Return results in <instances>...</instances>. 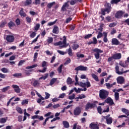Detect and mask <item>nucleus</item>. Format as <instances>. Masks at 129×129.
<instances>
[{
  "label": "nucleus",
  "mask_w": 129,
  "mask_h": 129,
  "mask_svg": "<svg viewBox=\"0 0 129 129\" xmlns=\"http://www.w3.org/2000/svg\"><path fill=\"white\" fill-rule=\"evenodd\" d=\"M104 7L106 8L102 9L101 11V15H102L103 16H105L106 12L107 13V14H109L111 12V4L108 3H106L104 5Z\"/></svg>",
  "instance_id": "obj_1"
},
{
  "label": "nucleus",
  "mask_w": 129,
  "mask_h": 129,
  "mask_svg": "<svg viewBox=\"0 0 129 129\" xmlns=\"http://www.w3.org/2000/svg\"><path fill=\"white\" fill-rule=\"evenodd\" d=\"M109 92L106 90L102 89L99 91V97L101 99L104 100L108 97Z\"/></svg>",
  "instance_id": "obj_2"
},
{
  "label": "nucleus",
  "mask_w": 129,
  "mask_h": 129,
  "mask_svg": "<svg viewBox=\"0 0 129 129\" xmlns=\"http://www.w3.org/2000/svg\"><path fill=\"white\" fill-rule=\"evenodd\" d=\"M92 51H93L95 53L94 55L96 60H98V59H99V57L100 56V53H103V50L99 49V48H97L93 49Z\"/></svg>",
  "instance_id": "obj_3"
},
{
  "label": "nucleus",
  "mask_w": 129,
  "mask_h": 129,
  "mask_svg": "<svg viewBox=\"0 0 129 129\" xmlns=\"http://www.w3.org/2000/svg\"><path fill=\"white\" fill-rule=\"evenodd\" d=\"M115 73L116 74H118V75H122L123 73H127V72H129V70H126L124 72L123 71V69H121V71H119V66H116L115 68Z\"/></svg>",
  "instance_id": "obj_4"
},
{
  "label": "nucleus",
  "mask_w": 129,
  "mask_h": 129,
  "mask_svg": "<svg viewBox=\"0 0 129 129\" xmlns=\"http://www.w3.org/2000/svg\"><path fill=\"white\" fill-rule=\"evenodd\" d=\"M79 85L81 87H87V88H89V87H91V84H90V82L88 81V79H87V82L86 83L80 82Z\"/></svg>",
  "instance_id": "obj_5"
},
{
  "label": "nucleus",
  "mask_w": 129,
  "mask_h": 129,
  "mask_svg": "<svg viewBox=\"0 0 129 129\" xmlns=\"http://www.w3.org/2000/svg\"><path fill=\"white\" fill-rule=\"evenodd\" d=\"M81 111H82V108L81 107H76L74 110V114L76 116H78V115H80L81 114Z\"/></svg>",
  "instance_id": "obj_6"
},
{
  "label": "nucleus",
  "mask_w": 129,
  "mask_h": 129,
  "mask_svg": "<svg viewBox=\"0 0 129 129\" xmlns=\"http://www.w3.org/2000/svg\"><path fill=\"white\" fill-rule=\"evenodd\" d=\"M97 111L100 114H102L103 112H109V107L107 106L106 109H104L102 111L101 106H99L97 108Z\"/></svg>",
  "instance_id": "obj_7"
},
{
  "label": "nucleus",
  "mask_w": 129,
  "mask_h": 129,
  "mask_svg": "<svg viewBox=\"0 0 129 129\" xmlns=\"http://www.w3.org/2000/svg\"><path fill=\"white\" fill-rule=\"evenodd\" d=\"M6 40L8 43H13L15 41V37L13 35H7Z\"/></svg>",
  "instance_id": "obj_8"
},
{
  "label": "nucleus",
  "mask_w": 129,
  "mask_h": 129,
  "mask_svg": "<svg viewBox=\"0 0 129 129\" xmlns=\"http://www.w3.org/2000/svg\"><path fill=\"white\" fill-rule=\"evenodd\" d=\"M75 71H86L87 67L83 66H79L75 69Z\"/></svg>",
  "instance_id": "obj_9"
},
{
  "label": "nucleus",
  "mask_w": 129,
  "mask_h": 129,
  "mask_svg": "<svg viewBox=\"0 0 129 129\" xmlns=\"http://www.w3.org/2000/svg\"><path fill=\"white\" fill-rule=\"evenodd\" d=\"M116 81L118 84H123V83H124L125 80L123 77L119 76L117 78Z\"/></svg>",
  "instance_id": "obj_10"
},
{
  "label": "nucleus",
  "mask_w": 129,
  "mask_h": 129,
  "mask_svg": "<svg viewBox=\"0 0 129 129\" xmlns=\"http://www.w3.org/2000/svg\"><path fill=\"white\" fill-rule=\"evenodd\" d=\"M94 107H95V104L88 102L85 106V110H88L90 108H94Z\"/></svg>",
  "instance_id": "obj_11"
},
{
  "label": "nucleus",
  "mask_w": 129,
  "mask_h": 129,
  "mask_svg": "<svg viewBox=\"0 0 129 129\" xmlns=\"http://www.w3.org/2000/svg\"><path fill=\"white\" fill-rule=\"evenodd\" d=\"M105 102L109 104L111 106L114 105V102H113V100L111 99L110 97H108L107 99L105 100Z\"/></svg>",
  "instance_id": "obj_12"
},
{
  "label": "nucleus",
  "mask_w": 129,
  "mask_h": 129,
  "mask_svg": "<svg viewBox=\"0 0 129 129\" xmlns=\"http://www.w3.org/2000/svg\"><path fill=\"white\" fill-rule=\"evenodd\" d=\"M111 44L114 45L115 46H117L120 45V42L116 38H112L111 40Z\"/></svg>",
  "instance_id": "obj_13"
},
{
  "label": "nucleus",
  "mask_w": 129,
  "mask_h": 129,
  "mask_svg": "<svg viewBox=\"0 0 129 129\" xmlns=\"http://www.w3.org/2000/svg\"><path fill=\"white\" fill-rule=\"evenodd\" d=\"M123 15V12H122V11H119L115 14V17L116 18V19H120V18L122 17Z\"/></svg>",
  "instance_id": "obj_14"
},
{
  "label": "nucleus",
  "mask_w": 129,
  "mask_h": 129,
  "mask_svg": "<svg viewBox=\"0 0 129 129\" xmlns=\"http://www.w3.org/2000/svg\"><path fill=\"white\" fill-rule=\"evenodd\" d=\"M113 58L115 60H119V59H121V53H117L114 54L113 55Z\"/></svg>",
  "instance_id": "obj_15"
},
{
  "label": "nucleus",
  "mask_w": 129,
  "mask_h": 129,
  "mask_svg": "<svg viewBox=\"0 0 129 129\" xmlns=\"http://www.w3.org/2000/svg\"><path fill=\"white\" fill-rule=\"evenodd\" d=\"M89 127L91 129H99V126L96 123H91L89 125Z\"/></svg>",
  "instance_id": "obj_16"
},
{
  "label": "nucleus",
  "mask_w": 129,
  "mask_h": 129,
  "mask_svg": "<svg viewBox=\"0 0 129 129\" xmlns=\"http://www.w3.org/2000/svg\"><path fill=\"white\" fill-rule=\"evenodd\" d=\"M66 8H69V4H68V3L66 2L61 7V11H62V12H66V11H67V9H66Z\"/></svg>",
  "instance_id": "obj_17"
},
{
  "label": "nucleus",
  "mask_w": 129,
  "mask_h": 129,
  "mask_svg": "<svg viewBox=\"0 0 129 129\" xmlns=\"http://www.w3.org/2000/svg\"><path fill=\"white\" fill-rule=\"evenodd\" d=\"M12 87L14 89V91L16 93H20V92H21L19 86L17 85H12Z\"/></svg>",
  "instance_id": "obj_18"
},
{
  "label": "nucleus",
  "mask_w": 129,
  "mask_h": 129,
  "mask_svg": "<svg viewBox=\"0 0 129 129\" xmlns=\"http://www.w3.org/2000/svg\"><path fill=\"white\" fill-rule=\"evenodd\" d=\"M119 65H120L121 67H123V68H127L128 67V63H125V61L123 62L121 60L119 61Z\"/></svg>",
  "instance_id": "obj_19"
},
{
  "label": "nucleus",
  "mask_w": 129,
  "mask_h": 129,
  "mask_svg": "<svg viewBox=\"0 0 129 129\" xmlns=\"http://www.w3.org/2000/svg\"><path fill=\"white\" fill-rule=\"evenodd\" d=\"M52 33L53 34H59V28L57 25H54L52 30Z\"/></svg>",
  "instance_id": "obj_20"
},
{
  "label": "nucleus",
  "mask_w": 129,
  "mask_h": 129,
  "mask_svg": "<svg viewBox=\"0 0 129 129\" xmlns=\"http://www.w3.org/2000/svg\"><path fill=\"white\" fill-rule=\"evenodd\" d=\"M63 41L62 44H63L62 47H67V38L66 36H63Z\"/></svg>",
  "instance_id": "obj_21"
},
{
  "label": "nucleus",
  "mask_w": 129,
  "mask_h": 129,
  "mask_svg": "<svg viewBox=\"0 0 129 129\" xmlns=\"http://www.w3.org/2000/svg\"><path fill=\"white\" fill-rule=\"evenodd\" d=\"M62 124L63 125V126L65 127V128H68L70 126L69 122L67 121H63Z\"/></svg>",
  "instance_id": "obj_22"
},
{
  "label": "nucleus",
  "mask_w": 129,
  "mask_h": 129,
  "mask_svg": "<svg viewBox=\"0 0 129 129\" xmlns=\"http://www.w3.org/2000/svg\"><path fill=\"white\" fill-rule=\"evenodd\" d=\"M104 38L103 41L104 43H107L108 42V39H107V33L106 32H103Z\"/></svg>",
  "instance_id": "obj_23"
},
{
  "label": "nucleus",
  "mask_w": 129,
  "mask_h": 129,
  "mask_svg": "<svg viewBox=\"0 0 129 129\" xmlns=\"http://www.w3.org/2000/svg\"><path fill=\"white\" fill-rule=\"evenodd\" d=\"M19 15L21 17H27V14L24 12V9L22 8L21 10L19 12Z\"/></svg>",
  "instance_id": "obj_24"
},
{
  "label": "nucleus",
  "mask_w": 129,
  "mask_h": 129,
  "mask_svg": "<svg viewBox=\"0 0 129 129\" xmlns=\"http://www.w3.org/2000/svg\"><path fill=\"white\" fill-rule=\"evenodd\" d=\"M106 121L107 123V124H111L112 123V118L111 117H109L108 118H106Z\"/></svg>",
  "instance_id": "obj_25"
},
{
  "label": "nucleus",
  "mask_w": 129,
  "mask_h": 129,
  "mask_svg": "<svg viewBox=\"0 0 129 129\" xmlns=\"http://www.w3.org/2000/svg\"><path fill=\"white\" fill-rule=\"evenodd\" d=\"M15 26H16V24L12 21H11L8 23V27L10 29L13 28V27H15Z\"/></svg>",
  "instance_id": "obj_26"
},
{
  "label": "nucleus",
  "mask_w": 129,
  "mask_h": 129,
  "mask_svg": "<svg viewBox=\"0 0 129 129\" xmlns=\"http://www.w3.org/2000/svg\"><path fill=\"white\" fill-rule=\"evenodd\" d=\"M91 76L95 81L98 82L99 81V79H98V77L95 75V74H92Z\"/></svg>",
  "instance_id": "obj_27"
},
{
  "label": "nucleus",
  "mask_w": 129,
  "mask_h": 129,
  "mask_svg": "<svg viewBox=\"0 0 129 129\" xmlns=\"http://www.w3.org/2000/svg\"><path fill=\"white\" fill-rule=\"evenodd\" d=\"M32 4V0H26L24 2L25 7H27V6H30V5Z\"/></svg>",
  "instance_id": "obj_28"
},
{
  "label": "nucleus",
  "mask_w": 129,
  "mask_h": 129,
  "mask_svg": "<svg viewBox=\"0 0 129 129\" xmlns=\"http://www.w3.org/2000/svg\"><path fill=\"white\" fill-rule=\"evenodd\" d=\"M55 4H56V2H53L52 3H48L47 5V7L48 9H51L52 6H54V5H55Z\"/></svg>",
  "instance_id": "obj_29"
},
{
  "label": "nucleus",
  "mask_w": 129,
  "mask_h": 129,
  "mask_svg": "<svg viewBox=\"0 0 129 129\" xmlns=\"http://www.w3.org/2000/svg\"><path fill=\"white\" fill-rule=\"evenodd\" d=\"M121 0H111L110 2V4L111 5H117L118 3L120 2Z\"/></svg>",
  "instance_id": "obj_30"
},
{
  "label": "nucleus",
  "mask_w": 129,
  "mask_h": 129,
  "mask_svg": "<svg viewBox=\"0 0 129 129\" xmlns=\"http://www.w3.org/2000/svg\"><path fill=\"white\" fill-rule=\"evenodd\" d=\"M44 76H42L40 78H39V80H41L42 79H43V80H46V79H47V78H48V76H49V74H45Z\"/></svg>",
  "instance_id": "obj_31"
},
{
  "label": "nucleus",
  "mask_w": 129,
  "mask_h": 129,
  "mask_svg": "<svg viewBox=\"0 0 129 129\" xmlns=\"http://www.w3.org/2000/svg\"><path fill=\"white\" fill-rule=\"evenodd\" d=\"M67 84L68 85H70L73 83V81H72V79L70 77H69L67 80Z\"/></svg>",
  "instance_id": "obj_32"
},
{
  "label": "nucleus",
  "mask_w": 129,
  "mask_h": 129,
  "mask_svg": "<svg viewBox=\"0 0 129 129\" xmlns=\"http://www.w3.org/2000/svg\"><path fill=\"white\" fill-rule=\"evenodd\" d=\"M115 100L117 101L119 99V93L118 92H115L114 93Z\"/></svg>",
  "instance_id": "obj_33"
},
{
  "label": "nucleus",
  "mask_w": 129,
  "mask_h": 129,
  "mask_svg": "<svg viewBox=\"0 0 129 129\" xmlns=\"http://www.w3.org/2000/svg\"><path fill=\"white\" fill-rule=\"evenodd\" d=\"M121 110H122V112H123V113H125L126 115H127V116H128V115H129L128 110H127L125 108H122Z\"/></svg>",
  "instance_id": "obj_34"
},
{
  "label": "nucleus",
  "mask_w": 129,
  "mask_h": 129,
  "mask_svg": "<svg viewBox=\"0 0 129 129\" xmlns=\"http://www.w3.org/2000/svg\"><path fill=\"white\" fill-rule=\"evenodd\" d=\"M56 80H57V79H56V78H52L50 80V82L49 83V85H50V86H52V85H53L54 84V83H55L56 82Z\"/></svg>",
  "instance_id": "obj_35"
},
{
  "label": "nucleus",
  "mask_w": 129,
  "mask_h": 129,
  "mask_svg": "<svg viewBox=\"0 0 129 129\" xmlns=\"http://www.w3.org/2000/svg\"><path fill=\"white\" fill-rule=\"evenodd\" d=\"M38 85H40V83H39V81L35 80L33 83V86L34 87H37Z\"/></svg>",
  "instance_id": "obj_36"
},
{
  "label": "nucleus",
  "mask_w": 129,
  "mask_h": 129,
  "mask_svg": "<svg viewBox=\"0 0 129 129\" xmlns=\"http://www.w3.org/2000/svg\"><path fill=\"white\" fill-rule=\"evenodd\" d=\"M38 67V64H33L31 66H28L26 68V69H32V68H36V67Z\"/></svg>",
  "instance_id": "obj_37"
},
{
  "label": "nucleus",
  "mask_w": 129,
  "mask_h": 129,
  "mask_svg": "<svg viewBox=\"0 0 129 129\" xmlns=\"http://www.w3.org/2000/svg\"><path fill=\"white\" fill-rule=\"evenodd\" d=\"M63 68V64H61L58 68H57V72L59 74L62 73V68Z\"/></svg>",
  "instance_id": "obj_38"
},
{
  "label": "nucleus",
  "mask_w": 129,
  "mask_h": 129,
  "mask_svg": "<svg viewBox=\"0 0 129 129\" xmlns=\"http://www.w3.org/2000/svg\"><path fill=\"white\" fill-rule=\"evenodd\" d=\"M10 88H11V87H10L9 86H7L5 88H3L2 89V92H6V91H8V90H9V89H10Z\"/></svg>",
  "instance_id": "obj_39"
},
{
  "label": "nucleus",
  "mask_w": 129,
  "mask_h": 129,
  "mask_svg": "<svg viewBox=\"0 0 129 129\" xmlns=\"http://www.w3.org/2000/svg\"><path fill=\"white\" fill-rule=\"evenodd\" d=\"M6 24H7V21H2L0 24V28H4V27L6 26Z\"/></svg>",
  "instance_id": "obj_40"
},
{
  "label": "nucleus",
  "mask_w": 129,
  "mask_h": 129,
  "mask_svg": "<svg viewBox=\"0 0 129 129\" xmlns=\"http://www.w3.org/2000/svg\"><path fill=\"white\" fill-rule=\"evenodd\" d=\"M68 54L69 56H71V57L73 56V53H72V49H71V47H70L68 49Z\"/></svg>",
  "instance_id": "obj_41"
},
{
  "label": "nucleus",
  "mask_w": 129,
  "mask_h": 129,
  "mask_svg": "<svg viewBox=\"0 0 129 129\" xmlns=\"http://www.w3.org/2000/svg\"><path fill=\"white\" fill-rule=\"evenodd\" d=\"M8 119L5 118H2L0 119V123H6Z\"/></svg>",
  "instance_id": "obj_42"
},
{
  "label": "nucleus",
  "mask_w": 129,
  "mask_h": 129,
  "mask_svg": "<svg viewBox=\"0 0 129 129\" xmlns=\"http://www.w3.org/2000/svg\"><path fill=\"white\" fill-rule=\"evenodd\" d=\"M47 42L48 44L53 43V37H48V39H47Z\"/></svg>",
  "instance_id": "obj_43"
},
{
  "label": "nucleus",
  "mask_w": 129,
  "mask_h": 129,
  "mask_svg": "<svg viewBox=\"0 0 129 129\" xmlns=\"http://www.w3.org/2000/svg\"><path fill=\"white\" fill-rule=\"evenodd\" d=\"M34 29L35 31H38L39 29H40V24L38 23L34 26Z\"/></svg>",
  "instance_id": "obj_44"
},
{
  "label": "nucleus",
  "mask_w": 129,
  "mask_h": 129,
  "mask_svg": "<svg viewBox=\"0 0 129 129\" xmlns=\"http://www.w3.org/2000/svg\"><path fill=\"white\" fill-rule=\"evenodd\" d=\"M79 47V45H78L77 44H74L72 46V48H73V50H77V49H78Z\"/></svg>",
  "instance_id": "obj_45"
},
{
  "label": "nucleus",
  "mask_w": 129,
  "mask_h": 129,
  "mask_svg": "<svg viewBox=\"0 0 129 129\" xmlns=\"http://www.w3.org/2000/svg\"><path fill=\"white\" fill-rule=\"evenodd\" d=\"M76 4H77V0H71L70 1V5L71 6H74Z\"/></svg>",
  "instance_id": "obj_46"
},
{
  "label": "nucleus",
  "mask_w": 129,
  "mask_h": 129,
  "mask_svg": "<svg viewBox=\"0 0 129 129\" xmlns=\"http://www.w3.org/2000/svg\"><path fill=\"white\" fill-rule=\"evenodd\" d=\"M1 71L3 72V73H8V72H9V70H8L6 68H3L1 69Z\"/></svg>",
  "instance_id": "obj_47"
},
{
  "label": "nucleus",
  "mask_w": 129,
  "mask_h": 129,
  "mask_svg": "<svg viewBox=\"0 0 129 129\" xmlns=\"http://www.w3.org/2000/svg\"><path fill=\"white\" fill-rule=\"evenodd\" d=\"M33 70H29V71L25 70L24 73L27 75V76H29L31 73L30 72H32Z\"/></svg>",
  "instance_id": "obj_48"
},
{
  "label": "nucleus",
  "mask_w": 129,
  "mask_h": 129,
  "mask_svg": "<svg viewBox=\"0 0 129 129\" xmlns=\"http://www.w3.org/2000/svg\"><path fill=\"white\" fill-rule=\"evenodd\" d=\"M38 52H35L34 53V59H33V61L34 62H35V61H36V60H37V58H38Z\"/></svg>",
  "instance_id": "obj_49"
},
{
  "label": "nucleus",
  "mask_w": 129,
  "mask_h": 129,
  "mask_svg": "<svg viewBox=\"0 0 129 129\" xmlns=\"http://www.w3.org/2000/svg\"><path fill=\"white\" fill-rule=\"evenodd\" d=\"M14 77H21L22 76V73H15L13 74Z\"/></svg>",
  "instance_id": "obj_50"
},
{
  "label": "nucleus",
  "mask_w": 129,
  "mask_h": 129,
  "mask_svg": "<svg viewBox=\"0 0 129 129\" xmlns=\"http://www.w3.org/2000/svg\"><path fill=\"white\" fill-rule=\"evenodd\" d=\"M16 110L19 113H20V114H22V113H23V110H22V108H21L20 107L17 108Z\"/></svg>",
  "instance_id": "obj_51"
},
{
  "label": "nucleus",
  "mask_w": 129,
  "mask_h": 129,
  "mask_svg": "<svg viewBox=\"0 0 129 129\" xmlns=\"http://www.w3.org/2000/svg\"><path fill=\"white\" fill-rule=\"evenodd\" d=\"M15 23L17 26H19V25H21V20H20L19 18H17L15 21Z\"/></svg>",
  "instance_id": "obj_52"
},
{
  "label": "nucleus",
  "mask_w": 129,
  "mask_h": 129,
  "mask_svg": "<svg viewBox=\"0 0 129 129\" xmlns=\"http://www.w3.org/2000/svg\"><path fill=\"white\" fill-rule=\"evenodd\" d=\"M75 98V94H73L72 95L69 96V99L72 100Z\"/></svg>",
  "instance_id": "obj_53"
},
{
  "label": "nucleus",
  "mask_w": 129,
  "mask_h": 129,
  "mask_svg": "<svg viewBox=\"0 0 129 129\" xmlns=\"http://www.w3.org/2000/svg\"><path fill=\"white\" fill-rule=\"evenodd\" d=\"M103 36V34L101 32H99L98 34V35L97 36V39H100Z\"/></svg>",
  "instance_id": "obj_54"
},
{
  "label": "nucleus",
  "mask_w": 129,
  "mask_h": 129,
  "mask_svg": "<svg viewBox=\"0 0 129 129\" xmlns=\"http://www.w3.org/2000/svg\"><path fill=\"white\" fill-rule=\"evenodd\" d=\"M56 22H57V19H56L53 22H51L48 23V26H53V25H55L56 24Z\"/></svg>",
  "instance_id": "obj_55"
},
{
  "label": "nucleus",
  "mask_w": 129,
  "mask_h": 129,
  "mask_svg": "<svg viewBox=\"0 0 129 129\" xmlns=\"http://www.w3.org/2000/svg\"><path fill=\"white\" fill-rule=\"evenodd\" d=\"M77 57H78V58H84V54L77 53Z\"/></svg>",
  "instance_id": "obj_56"
},
{
  "label": "nucleus",
  "mask_w": 129,
  "mask_h": 129,
  "mask_svg": "<svg viewBox=\"0 0 129 129\" xmlns=\"http://www.w3.org/2000/svg\"><path fill=\"white\" fill-rule=\"evenodd\" d=\"M92 37V34H88L84 36L85 39H89V38H91Z\"/></svg>",
  "instance_id": "obj_57"
},
{
  "label": "nucleus",
  "mask_w": 129,
  "mask_h": 129,
  "mask_svg": "<svg viewBox=\"0 0 129 129\" xmlns=\"http://www.w3.org/2000/svg\"><path fill=\"white\" fill-rule=\"evenodd\" d=\"M105 85L108 89H109V88H111V87H112V85L110 84V83H106Z\"/></svg>",
  "instance_id": "obj_58"
},
{
  "label": "nucleus",
  "mask_w": 129,
  "mask_h": 129,
  "mask_svg": "<svg viewBox=\"0 0 129 129\" xmlns=\"http://www.w3.org/2000/svg\"><path fill=\"white\" fill-rule=\"evenodd\" d=\"M36 35L37 33H36V32H32V33L30 34V38H35Z\"/></svg>",
  "instance_id": "obj_59"
},
{
  "label": "nucleus",
  "mask_w": 129,
  "mask_h": 129,
  "mask_svg": "<svg viewBox=\"0 0 129 129\" xmlns=\"http://www.w3.org/2000/svg\"><path fill=\"white\" fill-rule=\"evenodd\" d=\"M72 20V18H71V17H69V18H67L66 21V24H69V23L71 22Z\"/></svg>",
  "instance_id": "obj_60"
},
{
  "label": "nucleus",
  "mask_w": 129,
  "mask_h": 129,
  "mask_svg": "<svg viewBox=\"0 0 129 129\" xmlns=\"http://www.w3.org/2000/svg\"><path fill=\"white\" fill-rule=\"evenodd\" d=\"M93 42L94 45L97 44V39L96 37H93Z\"/></svg>",
  "instance_id": "obj_61"
},
{
  "label": "nucleus",
  "mask_w": 129,
  "mask_h": 129,
  "mask_svg": "<svg viewBox=\"0 0 129 129\" xmlns=\"http://www.w3.org/2000/svg\"><path fill=\"white\" fill-rule=\"evenodd\" d=\"M54 46H61L62 45V41H60L58 42L54 43Z\"/></svg>",
  "instance_id": "obj_62"
},
{
  "label": "nucleus",
  "mask_w": 129,
  "mask_h": 129,
  "mask_svg": "<svg viewBox=\"0 0 129 129\" xmlns=\"http://www.w3.org/2000/svg\"><path fill=\"white\" fill-rule=\"evenodd\" d=\"M106 21H107L108 22H110V21H111V17L108 16L106 17Z\"/></svg>",
  "instance_id": "obj_63"
},
{
  "label": "nucleus",
  "mask_w": 129,
  "mask_h": 129,
  "mask_svg": "<svg viewBox=\"0 0 129 129\" xmlns=\"http://www.w3.org/2000/svg\"><path fill=\"white\" fill-rule=\"evenodd\" d=\"M69 28H70V30H71V31H73L75 30V25H70Z\"/></svg>",
  "instance_id": "obj_64"
}]
</instances>
